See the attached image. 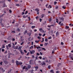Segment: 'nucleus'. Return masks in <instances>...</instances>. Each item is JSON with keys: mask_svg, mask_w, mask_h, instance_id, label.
<instances>
[{"mask_svg": "<svg viewBox=\"0 0 73 73\" xmlns=\"http://www.w3.org/2000/svg\"><path fill=\"white\" fill-rule=\"evenodd\" d=\"M8 46H9V48H11V44H8V45H6V48L7 50H8V49H9V47H8Z\"/></svg>", "mask_w": 73, "mask_h": 73, "instance_id": "obj_1", "label": "nucleus"}, {"mask_svg": "<svg viewBox=\"0 0 73 73\" xmlns=\"http://www.w3.org/2000/svg\"><path fill=\"white\" fill-rule=\"evenodd\" d=\"M35 11H37L36 12L37 13V15L39 14V9L38 8H36L35 9Z\"/></svg>", "mask_w": 73, "mask_h": 73, "instance_id": "obj_2", "label": "nucleus"}, {"mask_svg": "<svg viewBox=\"0 0 73 73\" xmlns=\"http://www.w3.org/2000/svg\"><path fill=\"white\" fill-rule=\"evenodd\" d=\"M30 54H34L35 53V51L33 50H32V51H30Z\"/></svg>", "mask_w": 73, "mask_h": 73, "instance_id": "obj_3", "label": "nucleus"}, {"mask_svg": "<svg viewBox=\"0 0 73 73\" xmlns=\"http://www.w3.org/2000/svg\"><path fill=\"white\" fill-rule=\"evenodd\" d=\"M64 18L61 17L60 19V21H61L62 22V21H64Z\"/></svg>", "mask_w": 73, "mask_h": 73, "instance_id": "obj_4", "label": "nucleus"}, {"mask_svg": "<svg viewBox=\"0 0 73 73\" xmlns=\"http://www.w3.org/2000/svg\"><path fill=\"white\" fill-rule=\"evenodd\" d=\"M7 5H6V4H5V3H3V6H2V8H4V7H7Z\"/></svg>", "mask_w": 73, "mask_h": 73, "instance_id": "obj_5", "label": "nucleus"}, {"mask_svg": "<svg viewBox=\"0 0 73 73\" xmlns=\"http://www.w3.org/2000/svg\"><path fill=\"white\" fill-rule=\"evenodd\" d=\"M29 64H33V60H31L29 61Z\"/></svg>", "mask_w": 73, "mask_h": 73, "instance_id": "obj_6", "label": "nucleus"}, {"mask_svg": "<svg viewBox=\"0 0 73 73\" xmlns=\"http://www.w3.org/2000/svg\"><path fill=\"white\" fill-rule=\"evenodd\" d=\"M16 63L17 65H19V62L17 60L16 61Z\"/></svg>", "mask_w": 73, "mask_h": 73, "instance_id": "obj_7", "label": "nucleus"}, {"mask_svg": "<svg viewBox=\"0 0 73 73\" xmlns=\"http://www.w3.org/2000/svg\"><path fill=\"white\" fill-rule=\"evenodd\" d=\"M20 52L22 55H24V52H23V51L22 50H21Z\"/></svg>", "mask_w": 73, "mask_h": 73, "instance_id": "obj_8", "label": "nucleus"}, {"mask_svg": "<svg viewBox=\"0 0 73 73\" xmlns=\"http://www.w3.org/2000/svg\"><path fill=\"white\" fill-rule=\"evenodd\" d=\"M43 63H42L41 65L42 66V65H46V64L44 62H43Z\"/></svg>", "mask_w": 73, "mask_h": 73, "instance_id": "obj_9", "label": "nucleus"}, {"mask_svg": "<svg viewBox=\"0 0 73 73\" xmlns=\"http://www.w3.org/2000/svg\"><path fill=\"white\" fill-rule=\"evenodd\" d=\"M31 34H32V33H27L28 35H29V36H31Z\"/></svg>", "mask_w": 73, "mask_h": 73, "instance_id": "obj_10", "label": "nucleus"}, {"mask_svg": "<svg viewBox=\"0 0 73 73\" xmlns=\"http://www.w3.org/2000/svg\"><path fill=\"white\" fill-rule=\"evenodd\" d=\"M27 68L29 69H30V68H31V66L30 65H28V66H27Z\"/></svg>", "mask_w": 73, "mask_h": 73, "instance_id": "obj_11", "label": "nucleus"}, {"mask_svg": "<svg viewBox=\"0 0 73 73\" xmlns=\"http://www.w3.org/2000/svg\"><path fill=\"white\" fill-rule=\"evenodd\" d=\"M23 33H24V34L25 35L26 33H27V31L25 30V32Z\"/></svg>", "mask_w": 73, "mask_h": 73, "instance_id": "obj_12", "label": "nucleus"}, {"mask_svg": "<svg viewBox=\"0 0 73 73\" xmlns=\"http://www.w3.org/2000/svg\"><path fill=\"white\" fill-rule=\"evenodd\" d=\"M35 68L36 69H38V67L37 66H36L35 67Z\"/></svg>", "mask_w": 73, "mask_h": 73, "instance_id": "obj_13", "label": "nucleus"}, {"mask_svg": "<svg viewBox=\"0 0 73 73\" xmlns=\"http://www.w3.org/2000/svg\"><path fill=\"white\" fill-rule=\"evenodd\" d=\"M12 70L11 69H9V70L8 71V72H7V73H10V72H11V71H12Z\"/></svg>", "mask_w": 73, "mask_h": 73, "instance_id": "obj_14", "label": "nucleus"}, {"mask_svg": "<svg viewBox=\"0 0 73 73\" xmlns=\"http://www.w3.org/2000/svg\"><path fill=\"white\" fill-rule=\"evenodd\" d=\"M4 63H5V64H7L8 63L7 62V61H4Z\"/></svg>", "mask_w": 73, "mask_h": 73, "instance_id": "obj_15", "label": "nucleus"}, {"mask_svg": "<svg viewBox=\"0 0 73 73\" xmlns=\"http://www.w3.org/2000/svg\"><path fill=\"white\" fill-rule=\"evenodd\" d=\"M52 21V18H50L49 19V22H51V21Z\"/></svg>", "mask_w": 73, "mask_h": 73, "instance_id": "obj_16", "label": "nucleus"}, {"mask_svg": "<svg viewBox=\"0 0 73 73\" xmlns=\"http://www.w3.org/2000/svg\"><path fill=\"white\" fill-rule=\"evenodd\" d=\"M54 70H51L50 71V73H54Z\"/></svg>", "mask_w": 73, "mask_h": 73, "instance_id": "obj_17", "label": "nucleus"}, {"mask_svg": "<svg viewBox=\"0 0 73 73\" xmlns=\"http://www.w3.org/2000/svg\"><path fill=\"white\" fill-rule=\"evenodd\" d=\"M33 71H34V70H31V73H34V72H33Z\"/></svg>", "mask_w": 73, "mask_h": 73, "instance_id": "obj_18", "label": "nucleus"}, {"mask_svg": "<svg viewBox=\"0 0 73 73\" xmlns=\"http://www.w3.org/2000/svg\"><path fill=\"white\" fill-rule=\"evenodd\" d=\"M16 6L17 7H20V5L19 4H16Z\"/></svg>", "mask_w": 73, "mask_h": 73, "instance_id": "obj_19", "label": "nucleus"}, {"mask_svg": "<svg viewBox=\"0 0 73 73\" xmlns=\"http://www.w3.org/2000/svg\"><path fill=\"white\" fill-rule=\"evenodd\" d=\"M69 56V57H70L71 59H72V60H73V58L72 57H71V55L70 54V55Z\"/></svg>", "mask_w": 73, "mask_h": 73, "instance_id": "obj_20", "label": "nucleus"}, {"mask_svg": "<svg viewBox=\"0 0 73 73\" xmlns=\"http://www.w3.org/2000/svg\"><path fill=\"white\" fill-rule=\"evenodd\" d=\"M50 65H48V68L49 69H50Z\"/></svg>", "mask_w": 73, "mask_h": 73, "instance_id": "obj_21", "label": "nucleus"}, {"mask_svg": "<svg viewBox=\"0 0 73 73\" xmlns=\"http://www.w3.org/2000/svg\"><path fill=\"white\" fill-rule=\"evenodd\" d=\"M41 16H42L41 18H43L44 17V14H42Z\"/></svg>", "mask_w": 73, "mask_h": 73, "instance_id": "obj_22", "label": "nucleus"}, {"mask_svg": "<svg viewBox=\"0 0 73 73\" xmlns=\"http://www.w3.org/2000/svg\"><path fill=\"white\" fill-rule=\"evenodd\" d=\"M23 64V62H19V65H22Z\"/></svg>", "mask_w": 73, "mask_h": 73, "instance_id": "obj_23", "label": "nucleus"}, {"mask_svg": "<svg viewBox=\"0 0 73 73\" xmlns=\"http://www.w3.org/2000/svg\"><path fill=\"white\" fill-rule=\"evenodd\" d=\"M56 36H58L59 34L58 32V31H57L56 33Z\"/></svg>", "mask_w": 73, "mask_h": 73, "instance_id": "obj_24", "label": "nucleus"}, {"mask_svg": "<svg viewBox=\"0 0 73 73\" xmlns=\"http://www.w3.org/2000/svg\"><path fill=\"white\" fill-rule=\"evenodd\" d=\"M35 28V26H31V28H32V29H33L34 28Z\"/></svg>", "mask_w": 73, "mask_h": 73, "instance_id": "obj_25", "label": "nucleus"}, {"mask_svg": "<svg viewBox=\"0 0 73 73\" xmlns=\"http://www.w3.org/2000/svg\"><path fill=\"white\" fill-rule=\"evenodd\" d=\"M69 28V26H66V29H68V28Z\"/></svg>", "mask_w": 73, "mask_h": 73, "instance_id": "obj_26", "label": "nucleus"}, {"mask_svg": "<svg viewBox=\"0 0 73 73\" xmlns=\"http://www.w3.org/2000/svg\"><path fill=\"white\" fill-rule=\"evenodd\" d=\"M45 24H46V21H44V23H43V25H44Z\"/></svg>", "mask_w": 73, "mask_h": 73, "instance_id": "obj_27", "label": "nucleus"}, {"mask_svg": "<svg viewBox=\"0 0 73 73\" xmlns=\"http://www.w3.org/2000/svg\"><path fill=\"white\" fill-rule=\"evenodd\" d=\"M33 48V46H31L30 47V49H32Z\"/></svg>", "mask_w": 73, "mask_h": 73, "instance_id": "obj_28", "label": "nucleus"}, {"mask_svg": "<svg viewBox=\"0 0 73 73\" xmlns=\"http://www.w3.org/2000/svg\"><path fill=\"white\" fill-rule=\"evenodd\" d=\"M48 43H45L44 44V45H45V46H46V45H48Z\"/></svg>", "mask_w": 73, "mask_h": 73, "instance_id": "obj_29", "label": "nucleus"}, {"mask_svg": "<svg viewBox=\"0 0 73 73\" xmlns=\"http://www.w3.org/2000/svg\"><path fill=\"white\" fill-rule=\"evenodd\" d=\"M28 69L29 68H27V67L26 68H25V70L26 71L28 70Z\"/></svg>", "mask_w": 73, "mask_h": 73, "instance_id": "obj_30", "label": "nucleus"}, {"mask_svg": "<svg viewBox=\"0 0 73 73\" xmlns=\"http://www.w3.org/2000/svg\"><path fill=\"white\" fill-rule=\"evenodd\" d=\"M48 39L47 38H46L45 39V41L46 42H48Z\"/></svg>", "mask_w": 73, "mask_h": 73, "instance_id": "obj_31", "label": "nucleus"}, {"mask_svg": "<svg viewBox=\"0 0 73 73\" xmlns=\"http://www.w3.org/2000/svg\"><path fill=\"white\" fill-rule=\"evenodd\" d=\"M48 7H50V8H52V6H51V5H49L48 6Z\"/></svg>", "mask_w": 73, "mask_h": 73, "instance_id": "obj_32", "label": "nucleus"}, {"mask_svg": "<svg viewBox=\"0 0 73 73\" xmlns=\"http://www.w3.org/2000/svg\"><path fill=\"white\" fill-rule=\"evenodd\" d=\"M42 41H41V42H44V38H42Z\"/></svg>", "mask_w": 73, "mask_h": 73, "instance_id": "obj_33", "label": "nucleus"}, {"mask_svg": "<svg viewBox=\"0 0 73 73\" xmlns=\"http://www.w3.org/2000/svg\"><path fill=\"white\" fill-rule=\"evenodd\" d=\"M21 48H22V47H21H21L20 46L19 47L18 49H19V50H21Z\"/></svg>", "mask_w": 73, "mask_h": 73, "instance_id": "obj_34", "label": "nucleus"}, {"mask_svg": "<svg viewBox=\"0 0 73 73\" xmlns=\"http://www.w3.org/2000/svg\"><path fill=\"white\" fill-rule=\"evenodd\" d=\"M25 68H26V66H25L23 67V69H25Z\"/></svg>", "mask_w": 73, "mask_h": 73, "instance_id": "obj_35", "label": "nucleus"}, {"mask_svg": "<svg viewBox=\"0 0 73 73\" xmlns=\"http://www.w3.org/2000/svg\"><path fill=\"white\" fill-rule=\"evenodd\" d=\"M15 22V20H13V22H12V24H14Z\"/></svg>", "mask_w": 73, "mask_h": 73, "instance_id": "obj_36", "label": "nucleus"}, {"mask_svg": "<svg viewBox=\"0 0 73 73\" xmlns=\"http://www.w3.org/2000/svg\"><path fill=\"white\" fill-rule=\"evenodd\" d=\"M35 42H36V43H38V42H39V40H38V41L37 40H35Z\"/></svg>", "mask_w": 73, "mask_h": 73, "instance_id": "obj_37", "label": "nucleus"}, {"mask_svg": "<svg viewBox=\"0 0 73 73\" xmlns=\"http://www.w3.org/2000/svg\"><path fill=\"white\" fill-rule=\"evenodd\" d=\"M9 12L10 13H12V10H11V9H9Z\"/></svg>", "mask_w": 73, "mask_h": 73, "instance_id": "obj_38", "label": "nucleus"}, {"mask_svg": "<svg viewBox=\"0 0 73 73\" xmlns=\"http://www.w3.org/2000/svg\"><path fill=\"white\" fill-rule=\"evenodd\" d=\"M0 65H3V62H0Z\"/></svg>", "mask_w": 73, "mask_h": 73, "instance_id": "obj_39", "label": "nucleus"}, {"mask_svg": "<svg viewBox=\"0 0 73 73\" xmlns=\"http://www.w3.org/2000/svg\"><path fill=\"white\" fill-rule=\"evenodd\" d=\"M5 0H2V3H5Z\"/></svg>", "mask_w": 73, "mask_h": 73, "instance_id": "obj_40", "label": "nucleus"}, {"mask_svg": "<svg viewBox=\"0 0 73 73\" xmlns=\"http://www.w3.org/2000/svg\"><path fill=\"white\" fill-rule=\"evenodd\" d=\"M60 63H59L58 65L57 66H58V67H59V66H60Z\"/></svg>", "mask_w": 73, "mask_h": 73, "instance_id": "obj_41", "label": "nucleus"}, {"mask_svg": "<svg viewBox=\"0 0 73 73\" xmlns=\"http://www.w3.org/2000/svg\"><path fill=\"white\" fill-rule=\"evenodd\" d=\"M5 46L4 45H3L2 46V48H5Z\"/></svg>", "mask_w": 73, "mask_h": 73, "instance_id": "obj_42", "label": "nucleus"}, {"mask_svg": "<svg viewBox=\"0 0 73 73\" xmlns=\"http://www.w3.org/2000/svg\"><path fill=\"white\" fill-rule=\"evenodd\" d=\"M28 12L27 11H26L25 13V15H27V13H28Z\"/></svg>", "mask_w": 73, "mask_h": 73, "instance_id": "obj_43", "label": "nucleus"}, {"mask_svg": "<svg viewBox=\"0 0 73 73\" xmlns=\"http://www.w3.org/2000/svg\"><path fill=\"white\" fill-rule=\"evenodd\" d=\"M17 31H18L20 32V29H17Z\"/></svg>", "mask_w": 73, "mask_h": 73, "instance_id": "obj_44", "label": "nucleus"}, {"mask_svg": "<svg viewBox=\"0 0 73 73\" xmlns=\"http://www.w3.org/2000/svg\"><path fill=\"white\" fill-rule=\"evenodd\" d=\"M52 38V37L51 36H50L48 38V39H49V40H50V39H51Z\"/></svg>", "mask_w": 73, "mask_h": 73, "instance_id": "obj_45", "label": "nucleus"}, {"mask_svg": "<svg viewBox=\"0 0 73 73\" xmlns=\"http://www.w3.org/2000/svg\"><path fill=\"white\" fill-rule=\"evenodd\" d=\"M23 18H24V19L26 18V16L25 15H23Z\"/></svg>", "mask_w": 73, "mask_h": 73, "instance_id": "obj_46", "label": "nucleus"}, {"mask_svg": "<svg viewBox=\"0 0 73 73\" xmlns=\"http://www.w3.org/2000/svg\"><path fill=\"white\" fill-rule=\"evenodd\" d=\"M39 20H40V22H41V21H42V19L40 18L39 19Z\"/></svg>", "mask_w": 73, "mask_h": 73, "instance_id": "obj_47", "label": "nucleus"}, {"mask_svg": "<svg viewBox=\"0 0 73 73\" xmlns=\"http://www.w3.org/2000/svg\"><path fill=\"white\" fill-rule=\"evenodd\" d=\"M41 48H40V49H39L38 50V51L39 52H40V51H41Z\"/></svg>", "mask_w": 73, "mask_h": 73, "instance_id": "obj_48", "label": "nucleus"}, {"mask_svg": "<svg viewBox=\"0 0 73 73\" xmlns=\"http://www.w3.org/2000/svg\"><path fill=\"white\" fill-rule=\"evenodd\" d=\"M38 58H40V60H41V59H42V57H41V56H39L38 57Z\"/></svg>", "mask_w": 73, "mask_h": 73, "instance_id": "obj_49", "label": "nucleus"}, {"mask_svg": "<svg viewBox=\"0 0 73 73\" xmlns=\"http://www.w3.org/2000/svg\"><path fill=\"white\" fill-rule=\"evenodd\" d=\"M64 43L63 42H61V44H62V45H64Z\"/></svg>", "mask_w": 73, "mask_h": 73, "instance_id": "obj_50", "label": "nucleus"}, {"mask_svg": "<svg viewBox=\"0 0 73 73\" xmlns=\"http://www.w3.org/2000/svg\"><path fill=\"white\" fill-rule=\"evenodd\" d=\"M42 28H41L39 29V31H42Z\"/></svg>", "mask_w": 73, "mask_h": 73, "instance_id": "obj_51", "label": "nucleus"}, {"mask_svg": "<svg viewBox=\"0 0 73 73\" xmlns=\"http://www.w3.org/2000/svg\"><path fill=\"white\" fill-rule=\"evenodd\" d=\"M12 41H15V39L14 38H13L12 39Z\"/></svg>", "mask_w": 73, "mask_h": 73, "instance_id": "obj_52", "label": "nucleus"}, {"mask_svg": "<svg viewBox=\"0 0 73 73\" xmlns=\"http://www.w3.org/2000/svg\"><path fill=\"white\" fill-rule=\"evenodd\" d=\"M42 49L43 50H46V49H45V48H42Z\"/></svg>", "mask_w": 73, "mask_h": 73, "instance_id": "obj_53", "label": "nucleus"}, {"mask_svg": "<svg viewBox=\"0 0 73 73\" xmlns=\"http://www.w3.org/2000/svg\"><path fill=\"white\" fill-rule=\"evenodd\" d=\"M62 8L63 9H65V8H66V7H65V6H63V7H62Z\"/></svg>", "mask_w": 73, "mask_h": 73, "instance_id": "obj_54", "label": "nucleus"}, {"mask_svg": "<svg viewBox=\"0 0 73 73\" xmlns=\"http://www.w3.org/2000/svg\"><path fill=\"white\" fill-rule=\"evenodd\" d=\"M4 50H4V49H2V52H4Z\"/></svg>", "mask_w": 73, "mask_h": 73, "instance_id": "obj_55", "label": "nucleus"}, {"mask_svg": "<svg viewBox=\"0 0 73 73\" xmlns=\"http://www.w3.org/2000/svg\"><path fill=\"white\" fill-rule=\"evenodd\" d=\"M12 62L13 63H14L15 62V60H12Z\"/></svg>", "mask_w": 73, "mask_h": 73, "instance_id": "obj_56", "label": "nucleus"}, {"mask_svg": "<svg viewBox=\"0 0 73 73\" xmlns=\"http://www.w3.org/2000/svg\"><path fill=\"white\" fill-rule=\"evenodd\" d=\"M2 20H3L2 19H1V22H0L1 24H2Z\"/></svg>", "mask_w": 73, "mask_h": 73, "instance_id": "obj_57", "label": "nucleus"}, {"mask_svg": "<svg viewBox=\"0 0 73 73\" xmlns=\"http://www.w3.org/2000/svg\"><path fill=\"white\" fill-rule=\"evenodd\" d=\"M56 73H60V71H56Z\"/></svg>", "mask_w": 73, "mask_h": 73, "instance_id": "obj_58", "label": "nucleus"}, {"mask_svg": "<svg viewBox=\"0 0 73 73\" xmlns=\"http://www.w3.org/2000/svg\"><path fill=\"white\" fill-rule=\"evenodd\" d=\"M61 22V21H60L59 23H58V24L59 25H60V24H61V22Z\"/></svg>", "mask_w": 73, "mask_h": 73, "instance_id": "obj_59", "label": "nucleus"}, {"mask_svg": "<svg viewBox=\"0 0 73 73\" xmlns=\"http://www.w3.org/2000/svg\"><path fill=\"white\" fill-rule=\"evenodd\" d=\"M36 48L37 49H38V48H40V46H38V47H36Z\"/></svg>", "mask_w": 73, "mask_h": 73, "instance_id": "obj_60", "label": "nucleus"}, {"mask_svg": "<svg viewBox=\"0 0 73 73\" xmlns=\"http://www.w3.org/2000/svg\"><path fill=\"white\" fill-rule=\"evenodd\" d=\"M45 62H48V60H46L45 61Z\"/></svg>", "mask_w": 73, "mask_h": 73, "instance_id": "obj_61", "label": "nucleus"}, {"mask_svg": "<svg viewBox=\"0 0 73 73\" xmlns=\"http://www.w3.org/2000/svg\"><path fill=\"white\" fill-rule=\"evenodd\" d=\"M58 6H56V7L55 8V9H58Z\"/></svg>", "mask_w": 73, "mask_h": 73, "instance_id": "obj_62", "label": "nucleus"}, {"mask_svg": "<svg viewBox=\"0 0 73 73\" xmlns=\"http://www.w3.org/2000/svg\"><path fill=\"white\" fill-rule=\"evenodd\" d=\"M24 51L25 52V53H27V51H26V50H25Z\"/></svg>", "mask_w": 73, "mask_h": 73, "instance_id": "obj_63", "label": "nucleus"}, {"mask_svg": "<svg viewBox=\"0 0 73 73\" xmlns=\"http://www.w3.org/2000/svg\"><path fill=\"white\" fill-rule=\"evenodd\" d=\"M45 36V33L43 35H42L43 37H44V36Z\"/></svg>", "mask_w": 73, "mask_h": 73, "instance_id": "obj_64", "label": "nucleus"}]
</instances>
